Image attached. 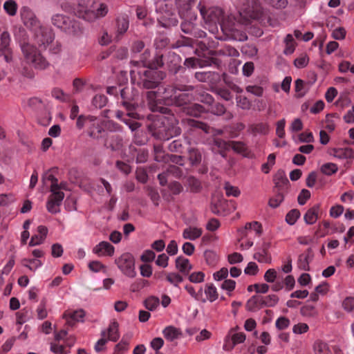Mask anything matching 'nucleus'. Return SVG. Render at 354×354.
Wrapping results in <instances>:
<instances>
[{
    "label": "nucleus",
    "instance_id": "3c124183",
    "mask_svg": "<svg viewBox=\"0 0 354 354\" xmlns=\"http://www.w3.org/2000/svg\"><path fill=\"white\" fill-rule=\"evenodd\" d=\"M24 266L28 268L31 271H35L38 268L42 266V262L39 259H24L22 261Z\"/></svg>",
    "mask_w": 354,
    "mask_h": 354
},
{
    "label": "nucleus",
    "instance_id": "49530a36",
    "mask_svg": "<svg viewBox=\"0 0 354 354\" xmlns=\"http://www.w3.org/2000/svg\"><path fill=\"white\" fill-rule=\"evenodd\" d=\"M248 131L254 135L257 133L265 135L269 131V125L263 122L254 124L250 126Z\"/></svg>",
    "mask_w": 354,
    "mask_h": 354
},
{
    "label": "nucleus",
    "instance_id": "f8f14e48",
    "mask_svg": "<svg viewBox=\"0 0 354 354\" xmlns=\"http://www.w3.org/2000/svg\"><path fill=\"white\" fill-rule=\"evenodd\" d=\"M242 342H243V333L240 331V328L239 326L232 328L224 338L223 349L227 352L231 351L236 344Z\"/></svg>",
    "mask_w": 354,
    "mask_h": 354
},
{
    "label": "nucleus",
    "instance_id": "0eeeda50",
    "mask_svg": "<svg viewBox=\"0 0 354 354\" xmlns=\"http://www.w3.org/2000/svg\"><path fill=\"white\" fill-rule=\"evenodd\" d=\"M194 88V86L191 85H162L158 87V93L159 94V97L162 100H165L167 104H171L176 92L192 91Z\"/></svg>",
    "mask_w": 354,
    "mask_h": 354
},
{
    "label": "nucleus",
    "instance_id": "1a4fd4ad",
    "mask_svg": "<svg viewBox=\"0 0 354 354\" xmlns=\"http://www.w3.org/2000/svg\"><path fill=\"white\" fill-rule=\"evenodd\" d=\"M120 104L124 106L129 117L138 119H142L141 116L136 111L137 105L133 101L132 91L129 87H123L120 91Z\"/></svg>",
    "mask_w": 354,
    "mask_h": 354
},
{
    "label": "nucleus",
    "instance_id": "4d7b16f0",
    "mask_svg": "<svg viewBox=\"0 0 354 354\" xmlns=\"http://www.w3.org/2000/svg\"><path fill=\"white\" fill-rule=\"evenodd\" d=\"M107 103V97L102 94H98L93 97L92 100L93 105L98 109L105 106Z\"/></svg>",
    "mask_w": 354,
    "mask_h": 354
},
{
    "label": "nucleus",
    "instance_id": "4c0bfd02",
    "mask_svg": "<svg viewBox=\"0 0 354 354\" xmlns=\"http://www.w3.org/2000/svg\"><path fill=\"white\" fill-rule=\"evenodd\" d=\"M164 337L169 341L172 342L178 339L182 334L180 329L172 326H167L162 331Z\"/></svg>",
    "mask_w": 354,
    "mask_h": 354
},
{
    "label": "nucleus",
    "instance_id": "f3484780",
    "mask_svg": "<svg viewBox=\"0 0 354 354\" xmlns=\"http://www.w3.org/2000/svg\"><path fill=\"white\" fill-rule=\"evenodd\" d=\"M248 3L245 8V26L248 25V18L259 19L262 15V8L258 0H249Z\"/></svg>",
    "mask_w": 354,
    "mask_h": 354
},
{
    "label": "nucleus",
    "instance_id": "b1692460",
    "mask_svg": "<svg viewBox=\"0 0 354 354\" xmlns=\"http://www.w3.org/2000/svg\"><path fill=\"white\" fill-rule=\"evenodd\" d=\"M147 97L149 101V104H151V109L152 111H158L163 114H167L169 113L170 110L167 107L162 106L157 103L155 104H152V102H156L157 100H162L159 97V94L157 91H148L147 93Z\"/></svg>",
    "mask_w": 354,
    "mask_h": 354
},
{
    "label": "nucleus",
    "instance_id": "cd10ccee",
    "mask_svg": "<svg viewBox=\"0 0 354 354\" xmlns=\"http://www.w3.org/2000/svg\"><path fill=\"white\" fill-rule=\"evenodd\" d=\"M313 257V252L311 248L299 256L297 260V266L299 269L307 271L310 270L309 263Z\"/></svg>",
    "mask_w": 354,
    "mask_h": 354
},
{
    "label": "nucleus",
    "instance_id": "2f4dec72",
    "mask_svg": "<svg viewBox=\"0 0 354 354\" xmlns=\"http://www.w3.org/2000/svg\"><path fill=\"white\" fill-rule=\"evenodd\" d=\"M181 133V129L178 125L177 120L172 115L168 118V125H167V140L170 138L178 136Z\"/></svg>",
    "mask_w": 354,
    "mask_h": 354
},
{
    "label": "nucleus",
    "instance_id": "a18cd8bd",
    "mask_svg": "<svg viewBox=\"0 0 354 354\" xmlns=\"http://www.w3.org/2000/svg\"><path fill=\"white\" fill-rule=\"evenodd\" d=\"M117 32L118 37L120 35H123L129 28V19L127 16H122L117 19Z\"/></svg>",
    "mask_w": 354,
    "mask_h": 354
},
{
    "label": "nucleus",
    "instance_id": "9d476101",
    "mask_svg": "<svg viewBox=\"0 0 354 354\" xmlns=\"http://www.w3.org/2000/svg\"><path fill=\"white\" fill-rule=\"evenodd\" d=\"M115 263L124 274L131 278L136 277L135 259L131 253L125 252L122 254L115 259Z\"/></svg>",
    "mask_w": 354,
    "mask_h": 354
},
{
    "label": "nucleus",
    "instance_id": "7c9ffc66",
    "mask_svg": "<svg viewBox=\"0 0 354 354\" xmlns=\"http://www.w3.org/2000/svg\"><path fill=\"white\" fill-rule=\"evenodd\" d=\"M274 181L275 184V192L283 193L288 188V179L283 172L277 173L274 178Z\"/></svg>",
    "mask_w": 354,
    "mask_h": 354
},
{
    "label": "nucleus",
    "instance_id": "052dcab7",
    "mask_svg": "<svg viewBox=\"0 0 354 354\" xmlns=\"http://www.w3.org/2000/svg\"><path fill=\"white\" fill-rule=\"evenodd\" d=\"M276 194L274 196L271 198L269 200V205L272 208H276L279 206V205L282 203L284 198L283 193L282 192H275Z\"/></svg>",
    "mask_w": 354,
    "mask_h": 354
},
{
    "label": "nucleus",
    "instance_id": "603ef678",
    "mask_svg": "<svg viewBox=\"0 0 354 354\" xmlns=\"http://www.w3.org/2000/svg\"><path fill=\"white\" fill-rule=\"evenodd\" d=\"M18 6L15 1L8 0L3 3V9L10 16H15L17 14Z\"/></svg>",
    "mask_w": 354,
    "mask_h": 354
},
{
    "label": "nucleus",
    "instance_id": "0e129e2a",
    "mask_svg": "<svg viewBox=\"0 0 354 354\" xmlns=\"http://www.w3.org/2000/svg\"><path fill=\"white\" fill-rule=\"evenodd\" d=\"M52 96L60 102H66L68 100V96L62 89L54 88L51 91Z\"/></svg>",
    "mask_w": 354,
    "mask_h": 354
},
{
    "label": "nucleus",
    "instance_id": "423d86ee",
    "mask_svg": "<svg viewBox=\"0 0 354 354\" xmlns=\"http://www.w3.org/2000/svg\"><path fill=\"white\" fill-rule=\"evenodd\" d=\"M94 0H78L77 3L73 7V11L74 15L84 21H95L94 15Z\"/></svg>",
    "mask_w": 354,
    "mask_h": 354
},
{
    "label": "nucleus",
    "instance_id": "69168bd1",
    "mask_svg": "<svg viewBox=\"0 0 354 354\" xmlns=\"http://www.w3.org/2000/svg\"><path fill=\"white\" fill-rule=\"evenodd\" d=\"M160 300L158 297H150L145 301V306L148 310H153L158 306Z\"/></svg>",
    "mask_w": 354,
    "mask_h": 354
},
{
    "label": "nucleus",
    "instance_id": "37998d69",
    "mask_svg": "<svg viewBox=\"0 0 354 354\" xmlns=\"http://www.w3.org/2000/svg\"><path fill=\"white\" fill-rule=\"evenodd\" d=\"M196 18V17H193L192 16L189 20H185L181 23V30L184 33L196 36V32H195V25L193 21V20H195Z\"/></svg>",
    "mask_w": 354,
    "mask_h": 354
},
{
    "label": "nucleus",
    "instance_id": "9b49d317",
    "mask_svg": "<svg viewBox=\"0 0 354 354\" xmlns=\"http://www.w3.org/2000/svg\"><path fill=\"white\" fill-rule=\"evenodd\" d=\"M150 51L148 49L145 50L144 53L140 55L138 60H132L131 64L135 66H138L139 69H146L149 68H159L163 65L162 56L156 55L152 60Z\"/></svg>",
    "mask_w": 354,
    "mask_h": 354
},
{
    "label": "nucleus",
    "instance_id": "c03bdc74",
    "mask_svg": "<svg viewBox=\"0 0 354 354\" xmlns=\"http://www.w3.org/2000/svg\"><path fill=\"white\" fill-rule=\"evenodd\" d=\"M263 308L262 299L261 295L252 297L247 302V308L250 311H256Z\"/></svg>",
    "mask_w": 354,
    "mask_h": 354
},
{
    "label": "nucleus",
    "instance_id": "8fccbe9b",
    "mask_svg": "<svg viewBox=\"0 0 354 354\" xmlns=\"http://www.w3.org/2000/svg\"><path fill=\"white\" fill-rule=\"evenodd\" d=\"M284 42L286 47L283 50V53L287 55L293 53L295 49V43L292 35L288 34L285 37Z\"/></svg>",
    "mask_w": 354,
    "mask_h": 354
},
{
    "label": "nucleus",
    "instance_id": "39448f33",
    "mask_svg": "<svg viewBox=\"0 0 354 354\" xmlns=\"http://www.w3.org/2000/svg\"><path fill=\"white\" fill-rule=\"evenodd\" d=\"M200 12L208 30L212 33L217 32L218 26H220L223 19V10L218 7H212L206 9L204 6H201Z\"/></svg>",
    "mask_w": 354,
    "mask_h": 354
},
{
    "label": "nucleus",
    "instance_id": "473e14b6",
    "mask_svg": "<svg viewBox=\"0 0 354 354\" xmlns=\"http://www.w3.org/2000/svg\"><path fill=\"white\" fill-rule=\"evenodd\" d=\"M176 268L178 270L179 273L183 275H188L192 269V266L188 259L178 257L176 259Z\"/></svg>",
    "mask_w": 354,
    "mask_h": 354
},
{
    "label": "nucleus",
    "instance_id": "ea45409f",
    "mask_svg": "<svg viewBox=\"0 0 354 354\" xmlns=\"http://www.w3.org/2000/svg\"><path fill=\"white\" fill-rule=\"evenodd\" d=\"M202 232L201 228L189 227L183 230V237L185 239L195 240L202 235Z\"/></svg>",
    "mask_w": 354,
    "mask_h": 354
},
{
    "label": "nucleus",
    "instance_id": "09e8293b",
    "mask_svg": "<svg viewBox=\"0 0 354 354\" xmlns=\"http://www.w3.org/2000/svg\"><path fill=\"white\" fill-rule=\"evenodd\" d=\"M315 354H332L326 343L317 340L313 346Z\"/></svg>",
    "mask_w": 354,
    "mask_h": 354
},
{
    "label": "nucleus",
    "instance_id": "774afa93",
    "mask_svg": "<svg viewBox=\"0 0 354 354\" xmlns=\"http://www.w3.org/2000/svg\"><path fill=\"white\" fill-rule=\"evenodd\" d=\"M129 349V342L127 340L122 339L115 346L114 354H123Z\"/></svg>",
    "mask_w": 354,
    "mask_h": 354
},
{
    "label": "nucleus",
    "instance_id": "2eb2a0df",
    "mask_svg": "<svg viewBox=\"0 0 354 354\" xmlns=\"http://www.w3.org/2000/svg\"><path fill=\"white\" fill-rule=\"evenodd\" d=\"M10 41V35L8 32L3 31L0 34V56H3L6 62H11L12 59Z\"/></svg>",
    "mask_w": 354,
    "mask_h": 354
},
{
    "label": "nucleus",
    "instance_id": "dca6fc26",
    "mask_svg": "<svg viewBox=\"0 0 354 354\" xmlns=\"http://www.w3.org/2000/svg\"><path fill=\"white\" fill-rule=\"evenodd\" d=\"M220 61L218 59L210 57L207 59H201L198 57H189L185 60L184 64L187 67H205L215 65L217 68L220 67Z\"/></svg>",
    "mask_w": 354,
    "mask_h": 354
},
{
    "label": "nucleus",
    "instance_id": "13d9d810",
    "mask_svg": "<svg viewBox=\"0 0 354 354\" xmlns=\"http://www.w3.org/2000/svg\"><path fill=\"white\" fill-rule=\"evenodd\" d=\"M205 273L201 271L194 272L191 274L189 273L188 279L192 283H202L205 280Z\"/></svg>",
    "mask_w": 354,
    "mask_h": 354
},
{
    "label": "nucleus",
    "instance_id": "a211bd4d",
    "mask_svg": "<svg viewBox=\"0 0 354 354\" xmlns=\"http://www.w3.org/2000/svg\"><path fill=\"white\" fill-rule=\"evenodd\" d=\"M165 8L166 9L164 11H159L160 15L158 17L159 24L161 26L165 28L176 26L178 23L176 15L167 9V4H165Z\"/></svg>",
    "mask_w": 354,
    "mask_h": 354
},
{
    "label": "nucleus",
    "instance_id": "72a5a7b5",
    "mask_svg": "<svg viewBox=\"0 0 354 354\" xmlns=\"http://www.w3.org/2000/svg\"><path fill=\"white\" fill-rule=\"evenodd\" d=\"M105 146L112 151L119 150L122 146V138L117 134H110L108 136Z\"/></svg>",
    "mask_w": 354,
    "mask_h": 354
},
{
    "label": "nucleus",
    "instance_id": "5701e85b",
    "mask_svg": "<svg viewBox=\"0 0 354 354\" xmlns=\"http://www.w3.org/2000/svg\"><path fill=\"white\" fill-rule=\"evenodd\" d=\"M195 77L199 82L216 84L221 80L219 73L212 71L196 72Z\"/></svg>",
    "mask_w": 354,
    "mask_h": 354
},
{
    "label": "nucleus",
    "instance_id": "f03ea898",
    "mask_svg": "<svg viewBox=\"0 0 354 354\" xmlns=\"http://www.w3.org/2000/svg\"><path fill=\"white\" fill-rule=\"evenodd\" d=\"M182 122L184 125L187 127L189 129L187 130V132L184 133L183 138L174 140L171 143H169L168 149L171 152L181 153L185 150V145L191 144V139L187 136V133H190L189 131L198 129H201L205 133L209 132V127L203 122L195 120L194 119L187 118L183 119Z\"/></svg>",
    "mask_w": 354,
    "mask_h": 354
},
{
    "label": "nucleus",
    "instance_id": "c9c22d12",
    "mask_svg": "<svg viewBox=\"0 0 354 354\" xmlns=\"http://www.w3.org/2000/svg\"><path fill=\"white\" fill-rule=\"evenodd\" d=\"M203 151L195 147L188 149V158L193 166L198 165L202 160Z\"/></svg>",
    "mask_w": 354,
    "mask_h": 354
},
{
    "label": "nucleus",
    "instance_id": "58836bf2",
    "mask_svg": "<svg viewBox=\"0 0 354 354\" xmlns=\"http://www.w3.org/2000/svg\"><path fill=\"white\" fill-rule=\"evenodd\" d=\"M166 281L174 286L178 288L179 284L183 281V277L179 272H170L165 274Z\"/></svg>",
    "mask_w": 354,
    "mask_h": 354
},
{
    "label": "nucleus",
    "instance_id": "c85d7f7f",
    "mask_svg": "<svg viewBox=\"0 0 354 354\" xmlns=\"http://www.w3.org/2000/svg\"><path fill=\"white\" fill-rule=\"evenodd\" d=\"M263 232L262 225L258 221H252L245 223V238H248L250 234H254L255 236H260Z\"/></svg>",
    "mask_w": 354,
    "mask_h": 354
},
{
    "label": "nucleus",
    "instance_id": "393cba45",
    "mask_svg": "<svg viewBox=\"0 0 354 354\" xmlns=\"http://www.w3.org/2000/svg\"><path fill=\"white\" fill-rule=\"evenodd\" d=\"M329 153L338 159H354V149L351 147L333 148Z\"/></svg>",
    "mask_w": 354,
    "mask_h": 354
},
{
    "label": "nucleus",
    "instance_id": "e433bc0d",
    "mask_svg": "<svg viewBox=\"0 0 354 354\" xmlns=\"http://www.w3.org/2000/svg\"><path fill=\"white\" fill-rule=\"evenodd\" d=\"M320 209L319 205H315L313 207L310 208L304 216V221L308 225L314 224L317 218L318 214Z\"/></svg>",
    "mask_w": 354,
    "mask_h": 354
},
{
    "label": "nucleus",
    "instance_id": "864d4df0",
    "mask_svg": "<svg viewBox=\"0 0 354 354\" xmlns=\"http://www.w3.org/2000/svg\"><path fill=\"white\" fill-rule=\"evenodd\" d=\"M321 171L327 176H331L335 174L338 170V167L336 164L333 162H328L324 164L320 169Z\"/></svg>",
    "mask_w": 354,
    "mask_h": 354
},
{
    "label": "nucleus",
    "instance_id": "6ab92c4d",
    "mask_svg": "<svg viewBox=\"0 0 354 354\" xmlns=\"http://www.w3.org/2000/svg\"><path fill=\"white\" fill-rule=\"evenodd\" d=\"M167 69L173 74H176L185 68L181 66V57L174 52H169L166 55Z\"/></svg>",
    "mask_w": 354,
    "mask_h": 354
},
{
    "label": "nucleus",
    "instance_id": "4be33fe9",
    "mask_svg": "<svg viewBox=\"0 0 354 354\" xmlns=\"http://www.w3.org/2000/svg\"><path fill=\"white\" fill-rule=\"evenodd\" d=\"M85 313L82 309L77 310H67L63 315V318L66 319L68 325L73 326L77 322H83Z\"/></svg>",
    "mask_w": 354,
    "mask_h": 354
},
{
    "label": "nucleus",
    "instance_id": "4468645a",
    "mask_svg": "<svg viewBox=\"0 0 354 354\" xmlns=\"http://www.w3.org/2000/svg\"><path fill=\"white\" fill-rule=\"evenodd\" d=\"M35 36L38 44L44 48L54 39V34L52 30L47 27L41 26L40 25L37 28L33 30Z\"/></svg>",
    "mask_w": 354,
    "mask_h": 354
},
{
    "label": "nucleus",
    "instance_id": "5fc2aeb1",
    "mask_svg": "<svg viewBox=\"0 0 354 354\" xmlns=\"http://www.w3.org/2000/svg\"><path fill=\"white\" fill-rule=\"evenodd\" d=\"M262 304L263 307H273L279 301V297L276 295H269L265 297H262Z\"/></svg>",
    "mask_w": 354,
    "mask_h": 354
},
{
    "label": "nucleus",
    "instance_id": "bb28decb",
    "mask_svg": "<svg viewBox=\"0 0 354 354\" xmlns=\"http://www.w3.org/2000/svg\"><path fill=\"white\" fill-rule=\"evenodd\" d=\"M189 91H183L177 93L172 101L171 104L180 107L181 110L187 106L193 99L192 95L189 93Z\"/></svg>",
    "mask_w": 354,
    "mask_h": 354
},
{
    "label": "nucleus",
    "instance_id": "338daca9",
    "mask_svg": "<svg viewBox=\"0 0 354 354\" xmlns=\"http://www.w3.org/2000/svg\"><path fill=\"white\" fill-rule=\"evenodd\" d=\"M309 62V57L307 55L303 54L299 57L295 59L294 64L297 68H302L308 65Z\"/></svg>",
    "mask_w": 354,
    "mask_h": 354
},
{
    "label": "nucleus",
    "instance_id": "de8ad7c7",
    "mask_svg": "<svg viewBox=\"0 0 354 354\" xmlns=\"http://www.w3.org/2000/svg\"><path fill=\"white\" fill-rule=\"evenodd\" d=\"M108 336V340L113 342H117L120 337L118 332V324L117 322H113L109 325V327L106 332Z\"/></svg>",
    "mask_w": 354,
    "mask_h": 354
},
{
    "label": "nucleus",
    "instance_id": "f257e3e1",
    "mask_svg": "<svg viewBox=\"0 0 354 354\" xmlns=\"http://www.w3.org/2000/svg\"><path fill=\"white\" fill-rule=\"evenodd\" d=\"M19 46L26 63L37 70H45L49 66V62L36 46L25 40L19 41Z\"/></svg>",
    "mask_w": 354,
    "mask_h": 354
},
{
    "label": "nucleus",
    "instance_id": "ddd939ff",
    "mask_svg": "<svg viewBox=\"0 0 354 354\" xmlns=\"http://www.w3.org/2000/svg\"><path fill=\"white\" fill-rule=\"evenodd\" d=\"M222 31L227 35L235 36L236 33L241 32L243 24L238 21L234 16H223V21L220 25Z\"/></svg>",
    "mask_w": 354,
    "mask_h": 354
},
{
    "label": "nucleus",
    "instance_id": "a878e982",
    "mask_svg": "<svg viewBox=\"0 0 354 354\" xmlns=\"http://www.w3.org/2000/svg\"><path fill=\"white\" fill-rule=\"evenodd\" d=\"M114 247L106 241H102L99 244L96 245L93 252L97 256H112L114 254Z\"/></svg>",
    "mask_w": 354,
    "mask_h": 354
},
{
    "label": "nucleus",
    "instance_id": "a19ab883",
    "mask_svg": "<svg viewBox=\"0 0 354 354\" xmlns=\"http://www.w3.org/2000/svg\"><path fill=\"white\" fill-rule=\"evenodd\" d=\"M196 0H176V4L179 8V14L185 17V12H188Z\"/></svg>",
    "mask_w": 354,
    "mask_h": 354
},
{
    "label": "nucleus",
    "instance_id": "680f3d73",
    "mask_svg": "<svg viewBox=\"0 0 354 354\" xmlns=\"http://www.w3.org/2000/svg\"><path fill=\"white\" fill-rule=\"evenodd\" d=\"M197 100L201 102L208 104L209 106L212 105L214 101L213 97L205 91H202L198 93Z\"/></svg>",
    "mask_w": 354,
    "mask_h": 354
},
{
    "label": "nucleus",
    "instance_id": "f704fd0d",
    "mask_svg": "<svg viewBox=\"0 0 354 354\" xmlns=\"http://www.w3.org/2000/svg\"><path fill=\"white\" fill-rule=\"evenodd\" d=\"M269 245L264 244L262 249L259 252L254 254V259L260 263H270L272 257L268 252Z\"/></svg>",
    "mask_w": 354,
    "mask_h": 354
},
{
    "label": "nucleus",
    "instance_id": "6e6552de",
    "mask_svg": "<svg viewBox=\"0 0 354 354\" xmlns=\"http://www.w3.org/2000/svg\"><path fill=\"white\" fill-rule=\"evenodd\" d=\"M168 118L165 115H158L148 124L149 131L152 136L160 140H167Z\"/></svg>",
    "mask_w": 354,
    "mask_h": 354
},
{
    "label": "nucleus",
    "instance_id": "412c9836",
    "mask_svg": "<svg viewBox=\"0 0 354 354\" xmlns=\"http://www.w3.org/2000/svg\"><path fill=\"white\" fill-rule=\"evenodd\" d=\"M21 16L24 25L32 30L39 26L35 15L29 8L23 7L21 10Z\"/></svg>",
    "mask_w": 354,
    "mask_h": 354
},
{
    "label": "nucleus",
    "instance_id": "6e6d98bb",
    "mask_svg": "<svg viewBox=\"0 0 354 354\" xmlns=\"http://www.w3.org/2000/svg\"><path fill=\"white\" fill-rule=\"evenodd\" d=\"M300 216V212L297 209H292L286 216V221L290 225H294Z\"/></svg>",
    "mask_w": 354,
    "mask_h": 354
},
{
    "label": "nucleus",
    "instance_id": "79ce46f5",
    "mask_svg": "<svg viewBox=\"0 0 354 354\" xmlns=\"http://www.w3.org/2000/svg\"><path fill=\"white\" fill-rule=\"evenodd\" d=\"M204 292L206 295V301L213 302L218 297L217 289L213 283H207L205 286Z\"/></svg>",
    "mask_w": 354,
    "mask_h": 354
},
{
    "label": "nucleus",
    "instance_id": "7ed1b4c3",
    "mask_svg": "<svg viewBox=\"0 0 354 354\" xmlns=\"http://www.w3.org/2000/svg\"><path fill=\"white\" fill-rule=\"evenodd\" d=\"M51 22L53 26L68 35L80 36L84 31L80 21L62 14L53 15Z\"/></svg>",
    "mask_w": 354,
    "mask_h": 354
},
{
    "label": "nucleus",
    "instance_id": "c756f323",
    "mask_svg": "<svg viewBox=\"0 0 354 354\" xmlns=\"http://www.w3.org/2000/svg\"><path fill=\"white\" fill-rule=\"evenodd\" d=\"M182 111L186 115L195 118H198L202 113L206 112L205 109L202 105L197 103L188 104L187 106H184Z\"/></svg>",
    "mask_w": 354,
    "mask_h": 354
},
{
    "label": "nucleus",
    "instance_id": "e2e57ef3",
    "mask_svg": "<svg viewBox=\"0 0 354 354\" xmlns=\"http://www.w3.org/2000/svg\"><path fill=\"white\" fill-rule=\"evenodd\" d=\"M290 321L288 318L281 316L279 317L275 322V326L278 330H285L289 327Z\"/></svg>",
    "mask_w": 354,
    "mask_h": 354
},
{
    "label": "nucleus",
    "instance_id": "20e7f679",
    "mask_svg": "<svg viewBox=\"0 0 354 354\" xmlns=\"http://www.w3.org/2000/svg\"><path fill=\"white\" fill-rule=\"evenodd\" d=\"M157 68L138 69L136 72L139 75L138 84L147 89L157 87L165 77V74L162 71H157Z\"/></svg>",
    "mask_w": 354,
    "mask_h": 354
},
{
    "label": "nucleus",
    "instance_id": "bf43d9fd",
    "mask_svg": "<svg viewBox=\"0 0 354 354\" xmlns=\"http://www.w3.org/2000/svg\"><path fill=\"white\" fill-rule=\"evenodd\" d=\"M224 189L227 196L237 197L240 195L241 192L237 187L232 186L230 183H225L224 185Z\"/></svg>",
    "mask_w": 354,
    "mask_h": 354
},
{
    "label": "nucleus",
    "instance_id": "aec40b11",
    "mask_svg": "<svg viewBox=\"0 0 354 354\" xmlns=\"http://www.w3.org/2000/svg\"><path fill=\"white\" fill-rule=\"evenodd\" d=\"M213 147H217L221 152L222 150L232 148L237 153L243 151V143L242 142L230 141L225 142L220 138H214L213 140Z\"/></svg>",
    "mask_w": 354,
    "mask_h": 354
}]
</instances>
